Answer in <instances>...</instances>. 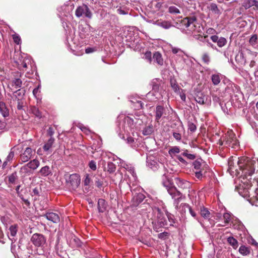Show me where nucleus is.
<instances>
[{
    "label": "nucleus",
    "mask_w": 258,
    "mask_h": 258,
    "mask_svg": "<svg viewBox=\"0 0 258 258\" xmlns=\"http://www.w3.org/2000/svg\"><path fill=\"white\" fill-rule=\"evenodd\" d=\"M235 190L237 191L240 195L244 197L247 196L248 190L245 188H244L243 185H239L238 186H236L235 188Z\"/></svg>",
    "instance_id": "4be33fe9"
},
{
    "label": "nucleus",
    "mask_w": 258,
    "mask_h": 258,
    "mask_svg": "<svg viewBox=\"0 0 258 258\" xmlns=\"http://www.w3.org/2000/svg\"><path fill=\"white\" fill-rule=\"evenodd\" d=\"M255 3V0H244L243 6L247 9L253 6Z\"/></svg>",
    "instance_id": "c9c22d12"
},
{
    "label": "nucleus",
    "mask_w": 258,
    "mask_h": 258,
    "mask_svg": "<svg viewBox=\"0 0 258 258\" xmlns=\"http://www.w3.org/2000/svg\"><path fill=\"white\" fill-rule=\"evenodd\" d=\"M153 127L152 124L146 126L143 131L144 135L147 136L151 135L153 132Z\"/></svg>",
    "instance_id": "72a5a7b5"
},
{
    "label": "nucleus",
    "mask_w": 258,
    "mask_h": 258,
    "mask_svg": "<svg viewBox=\"0 0 258 258\" xmlns=\"http://www.w3.org/2000/svg\"><path fill=\"white\" fill-rule=\"evenodd\" d=\"M168 234L167 232H162L159 234L158 237L161 239L164 238L165 236H167Z\"/></svg>",
    "instance_id": "338daca9"
},
{
    "label": "nucleus",
    "mask_w": 258,
    "mask_h": 258,
    "mask_svg": "<svg viewBox=\"0 0 258 258\" xmlns=\"http://www.w3.org/2000/svg\"><path fill=\"white\" fill-rule=\"evenodd\" d=\"M9 100V103L11 108L16 107L18 110H24L25 99L11 98Z\"/></svg>",
    "instance_id": "9b49d317"
},
{
    "label": "nucleus",
    "mask_w": 258,
    "mask_h": 258,
    "mask_svg": "<svg viewBox=\"0 0 258 258\" xmlns=\"http://www.w3.org/2000/svg\"><path fill=\"white\" fill-rule=\"evenodd\" d=\"M31 240L35 246L41 247L45 244L46 239L42 234L35 233L32 235Z\"/></svg>",
    "instance_id": "9d476101"
},
{
    "label": "nucleus",
    "mask_w": 258,
    "mask_h": 258,
    "mask_svg": "<svg viewBox=\"0 0 258 258\" xmlns=\"http://www.w3.org/2000/svg\"><path fill=\"white\" fill-rule=\"evenodd\" d=\"M163 185L166 187L168 192L172 197V199H174L175 201L177 202L181 200L182 194L174 186H172L169 180L167 182H164Z\"/></svg>",
    "instance_id": "20e7f679"
},
{
    "label": "nucleus",
    "mask_w": 258,
    "mask_h": 258,
    "mask_svg": "<svg viewBox=\"0 0 258 258\" xmlns=\"http://www.w3.org/2000/svg\"><path fill=\"white\" fill-rule=\"evenodd\" d=\"M225 145L235 148L238 146V141L235 134L232 131H228L224 137Z\"/></svg>",
    "instance_id": "39448f33"
},
{
    "label": "nucleus",
    "mask_w": 258,
    "mask_h": 258,
    "mask_svg": "<svg viewBox=\"0 0 258 258\" xmlns=\"http://www.w3.org/2000/svg\"><path fill=\"white\" fill-rule=\"evenodd\" d=\"M257 39V35L256 34L253 35L249 39V43L252 45H254L256 43Z\"/></svg>",
    "instance_id": "5fc2aeb1"
},
{
    "label": "nucleus",
    "mask_w": 258,
    "mask_h": 258,
    "mask_svg": "<svg viewBox=\"0 0 258 258\" xmlns=\"http://www.w3.org/2000/svg\"><path fill=\"white\" fill-rule=\"evenodd\" d=\"M177 158L181 163H182L184 165L187 164V162L181 156H177Z\"/></svg>",
    "instance_id": "0e129e2a"
},
{
    "label": "nucleus",
    "mask_w": 258,
    "mask_h": 258,
    "mask_svg": "<svg viewBox=\"0 0 258 258\" xmlns=\"http://www.w3.org/2000/svg\"><path fill=\"white\" fill-rule=\"evenodd\" d=\"M227 242L234 249H236L238 246L237 240L232 236L229 237L227 238Z\"/></svg>",
    "instance_id": "c756f323"
},
{
    "label": "nucleus",
    "mask_w": 258,
    "mask_h": 258,
    "mask_svg": "<svg viewBox=\"0 0 258 258\" xmlns=\"http://www.w3.org/2000/svg\"><path fill=\"white\" fill-rule=\"evenodd\" d=\"M195 176L197 178H198L199 179H201L202 177V176H203L202 171L199 170V171H195Z\"/></svg>",
    "instance_id": "680f3d73"
},
{
    "label": "nucleus",
    "mask_w": 258,
    "mask_h": 258,
    "mask_svg": "<svg viewBox=\"0 0 258 258\" xmlns=\"http://www.w3.org/2000/svg\"><path fill=\"white\" fill-rule=\"evenodd\" d=\"M169 154H176V153H178L180 152V149L178 147H177V146H175V147H173L172 148H171L169 150Z\"/></svg>",
    "instance_id": "de8ad7c7"
},
{
    "label": "nucleus",
    "mask_w": 258,
    "mask_h": 258,
    "mask_svg": "<svg viewBox=\"0 0 258 258\" xmlns=\"http://www.w3.org/2000/svg\"><path fill=\"white\" fill-rule=\"evenodd\" d=\"M202 60L206 64H208L210 62V57L207 53H204L202 55Z\"/></svg>",
    "instance_id": "603ef678"
},
{
    "label": "nucleus",
    "mask_w": 258,
    "mask_h": 258,
    "mask_svg": "<svg viewBox=\"0 0 258 258\" xmlns=\"http://www.w3.org/2000/svg\"><path fill=\"white\" fill-rule=\"evenodd\" d=\"M80 176L77 173L71 174L69 178L67 179L68 184L73 190L78 188L80 184Z\"/></svg>",
    "instance_id": "6e6552de"
},
{
    "label": "nucleus",
    "mask_w": 258,
    "mask_h": 258,
    "mask_svg": "<svg viewBox=\"0 0 258 258\" xmlns=\"http://www.w3.org/2000/svg\"><path fill=\"white\" fill-rule=\"evenodd\" d=\"M182 207L184 208V209H188L190 215L195 219H198V217L196 212L194 211V209L191 208V207L188 204L184 203L183 204Z\"/></svg>",
    "instance_id": "473e14b6"
},
{
    "label": "nucleus",
    "mask_w": 258,
    "mask_h": 258,
    "mask_svg": "<svg viewBox=\"0 0 258 258\" xmlns=\"http://www.w3.org/2000/svg\"><path fill=\"white\" fill-rule=\"evenodd\" d=\"M181 24L191 32H201V29L195 16L186 17L181 21Z\"/></svg>",
    "instance_id": "f03ea898"
},
{
    "label": "nucleus",
    "mask_w": 258,
    "mask_h": 258,
    "mask_svg": "<svg viewBox=\"0 0 258 258\" xmlns=\"http://www.w3.org/2000/svg\"><path fill=\"white\" fill-rule=\"evenodd\" d=\"M205 95L202 92H198L195 97L196 102L200 104H205Z\"/></svg>",
    "instance_id": "cd10ccee"
},
{
    "label": "nucleus",
    "mask_w": 258,
    "mask_h": 258,
    "mask_svg": "<svg viewBox=\"0 0 258 258\" xmlns=\"http://www.w3.org/2000/svg\"><path fill=\"white\" fill-rule=\"evenodd\" d=\"M15 63L20 70L25 71L31 64L30 59L26 57L19 56L18 58L15 60Z\"/></svg>",
    "instance_id": "1a4fd4ad"
},
{
    "label": "nucleus",
    "mask_w": 258,
    "mask_h": 258,
    "mask_svg": "<svg viewBox=\"0 0 258 258\" xmlns=\"http://www.w3.org/2000/svg\"><path fill=\"white\" fill-rule=\"evenodd\" d=\"M16 75L15 76L17 77H21V74L19 72H17L15 73ZM13 84L15 86L16 88H21L22 85V82L21 80L19 78H15L12 81Z\"/></svg>",
    "instance_id": "5701e85b"
},
{
    "label": "nucleus",
    "mask_w": 258,
    "mask_h": 258,
    "mask_svg": "<svg viewBox=\"0 0 258 258\" xmlns=\"http://www.w3.org/2000/svg\"><path fill=\"white\" fill-rule=\"evenodd\" d=\"M7 124L5 119L3 120L0 119V130H5L6 128Z\"/></svg>",
    "instance_id": "13d9d810"
},
{
    "label": "nucleus",
    "mask_w": 258,
    "mask_h": 258,
    "mask_svg": "<svg viewBox=\"0 0 258 258\" xmlns=\"http://www.w3.org/2000/svg\"><path fill=\"white\" fill-rule=\"evenodd\" d=\"M88 166L89 168L93 171H95L97 169L96 163L94 160L90 161Z\"/></svg>",
    "instance_id": "09e8293b"
},
{
    "label": "nucleus",
    "mask_w": 258,
    "mask_h": 258,
    "mask_svg": "<svg viewBox=\"0 0 258 258\" xmlns=\"http://www.w3.org/2000/svg\"><path fill=\"white\" fill-rule=\"evenodd\" d=\"M153 58L154 60L156 61L158 64L162 66L163 64V59L162 54L158 51L154 53Z\"/></svg>",
    "instance_id": "393cba45"
},
{
    "label": "nucleus",
    "mask_w": 258,
    "mask_h": 258,
    "mask_svg": "<svg viewBox=\"0 0 258 258\" xmlns=\"http://www.w3.org/2000/svg\"><path fill=\"white\" fill-rule=\"evenodd\" d=\"M91 179L89 176V174H86L84 176V180L83 181L84 184L85 186H88L90 184Z\"/></svg>",
    "instance_id": "37998d69"
},
{
    "label": "nucleus",
    "mask_w": 258,
    "mask_h": 258,
    "mask_svg": "<svg viewBox=\"0 0 258 258\" xmlns=\"http://www.w3.org/2000/svg\"><path fill=\"white\" fill-rule=\"evenodd\" d=\"M30 111L38 118H41L43 116L42 112L35 106H30Z\"/></svg>",
    "instance_id": "a878e982"
},
{
    "label": "nucleus",
    "mask_w": 258,
    "mask_h": 258,
    "mask_svg": "<svg viewBox=\"0 0 258 258\" xmlns=\"http://www.w3.org/2000/svg\"><path fill=\"white\" fill-rule=\"evenodd\" d=\"M171 85L172 88L173 89V90L175 91H177V90H179V87L178 86V85L176 84L175 82L173 83V82H171Z\"/></svg>",
    "instance_id": "e2e57ef3"
},
{
    "label": "nucleus",
    "mask_w": 258,
    "mask_h": 258,
    "mask_svg": "<svg viewBox=\"0 0 258 258\" xmlns=\"http://www.w3.org/2000/svg\"><path fill=\"white\" fill-rule=\"evenodd\" d=\"M43 216L53 223H57L60 221L59 215L57 214L52 212H46L43 215Z\"/></svg>",
    "instance_id": "4468645a"
},
{
    "label": "nucleus",
    "mask_w": 258,
    "mask_h": 258,
    "mask_svg": "<svg viewBox=\"0 0 258 258\" xmlns=\"http://www.w3.org/2000/svg\"><path fill=\"white\" fill-rule=\"evenodd\" d=\"M173 136L177 141H180L181 139V134L179 133L174 132L173 133Z\"/></svg>",
    "instance_id": "052dcab7"
},
{
    "label": "nucleus",
    "mask_w": 258,
    "mask_h": 258,
    "mask_svg": "<svg viewBox=\"0 0 258 258\" xmlns=\"http://www.w3.org/2000/svg\"><path fill=\"white\" fill-rule=\"evenodd\" d=\"M34 154L32 148L27 147L24 151L20 155V159L22 162H26L28 161Z\"/></svg>",
    "instance_id": "ddd939ff"
},
{
    "label": "nucleus",
    "mask_w": 258,
    "mask_h": 258,
    "mask_svg": "<svg viewBox=\"0 0 258 258\" xmlns=\"http://www.w3.org/2000/svg\"><path fill=\"white\" fill-rule=\"evenodd\" d=\"M0 113L4 118L9 115V110L7 107L5 103L3 101L0 102Z\"/></svg>",
    "instance_id": "6ab92c4d"
},
{
    "label": "nucleus",
    "mask_w": 258,
    "mask_h": 258,
    "mask_svg": "<svg viewBox=\"0 0 258 258\" xmlns=\"http://www.w3.org/2000/svg\"><path fill=\"white\" fill-rule=\"evenodd\" d=\"M25 94V90L24 89H18L15 91L12 95L9 94L12 99H25L24 96Z\"/></svg>",
    "instance_id": "f3484780"
},
{
    "label": "nucleus",
    "mask_w": 258,
    "mask_h": 258,
    "mask_svg": "<svg viewBox=\"0 0 258 258\" xmlns=\"http://www.w3.org/2000/svg\"><path fill=\"white\" fill-rule=\"evenodd\" d=\"M200 214L202 217L205 219H209L210 217V212L208 209L205 207H202L201 208Z\"/></svg>",
    "instance_id": "7c9ffc66"
},
{
    "label": "nucleus",
    "mask_w": 258,
    "mask_h": 258,
    "mask_svg": "<svg viewBox=\"0 0 258 258\" xmlns=\"http://www.w3.org/2000/svg\"><path fill=\"white\" fill-rule=\"evenodd\" d=\"M168 12L171 14H180V10L175 6H170L168 8Z\"/></svg>",
    "instance_id": "58836bf2"
},
{
    "label": "nucleus",
    "mask_w": 258,
    "mask_h": 258,
    "mask_svg": "<svg viewBox=\"0 0 258 258\" xmlns=\"http://www.w3.org/2000/svg\"><path fill=\"white\" fill-rule=\"evenodd\" d=\"M145 198V196L141 193L137 194L135 197L136 201L138 203H141L144 200Z\"/></svg>",
    "instance_id": "a18cd8bd"
},
{
    "label": "nucleus",
    "mask_w": 258,
    "mask_h": 258,
    "mask_svg": "<svg viewBox=\"0 0 258 258\" xmlns=\"http://www.w3.org/2000/svg\"><path fill=\"white\" fill-rule=\"evenodd\" d=\"M20 173L21 174H24L25 175L26 174H30V173H31V170L29 169V167L27 166L26 164V165H25L20 168Z\"/></svg>",
    "instance_id": "e433bc0d"
},
{
    "label": "nucleus",
    "mask_w": 258,
    "mask_h": 258,
    "mask_svg": "<svg viewBox=\"0 0 258 258\" xmlns=\"http://www.w3.org/2000/svg\"><path fill=\"white\" fill-rule=\"evenodd\" d=\"M19 197L22 200V201L24 202V203H25V204L26 205H27V206H30V203L29 201L28 200H27V199H25L23 197L22 195V196H19Z\"/></svg>",
    "instance_id": "69168bd1"
},
{
    "label": "nucleus",
    "mask_w": 258,
    "mask_h": 258,
    "mask_svg": "<svg viewBox=\"0 0 258 258\" xmlns=\"http://www.w3.org/2000/svg\"><path fill=\"white\" fill-rule=\"evenodd\" d=\"M9 183L16 184L18 181V176L16 172L12 173L8 177Z\"/></svg>",
    "instance_id": "bb28decb"
},
{
    "label": "nucleus",
    "mask_w": 258,
    "mask_h": 258,
    "mask_svg": "<svg viewBox=\"0 0 258 258\" xmlns=\"http://www.w3.org/2000/svg\"><path fill=\"white\" fill-rule=\"evenodd\" d=\"M165 109L161 105H157L156 107L155 112V121L157 122H159V120L165 113Z\"/></svg>",
    "instance_id": "2eb2a0df"
},
{
    "label": "nucleus",
    "mask_w": 258,
    "mask_h": 258,
    "mask_svg": "<svg viewBox=\"0 0 258 258\" xmlns=\"http://www.w3.org/2000/svg\"><path fill=\"white\" fill-rule=\"evenodd\" d=\"M211 80L213 84L214 85H218L221 79L220 78V76L218 74H214L212 76Z\"/></svg>",
    "instance_id": "4c0bfd02"
},
{
    "label": "nucleus",
    "mask_w": 258,
    "mask_h": 258,
    "mask_svg": "<svg viewBox=\"0 0 258 258\" xmlns=\"http://www.w3.org/2000/svg\"><path fill=\"white\" fill-rule=\"evenodd\" d=\"M54 141V138L50 137L44 142V145L42 146V150L46 155H49L52 152Z\"/></svg>",
    "instance_id": "f8f14e48"
},
{
    "label": "nucleus",
    "mask_w": 258,
    "mask_h": 258,
    "mask_svg": "<svg viewBox=\"0 0 258 258\" xmlns=\"http://www.w3.org/2000/svg\"><path fill=\"white\" fill-rule=\"evenodd\" d=\"M9 230L10 231L11 235L13 237H14L17 232L18 230V226L17 225H13L10 226L9 228Z\"/></svg>",
    "instance_id": "ea45409f"
},
{
    "label": "nucleus",
    "mask_w": 258,
    "mask_h": 258,
    "mask_svg": "<svg viewBox=\"0 0 258 258\" xmlns=\"http://www.w3.org/2000/svg\"><path fill=\"white\" fill-rule=\"evenodd\" d=\"M145 58L149 61L150 63L152 61V53L151 51H147L145 52Z\"/></svg>",
    "instance_id": "864d4df0"
},
{
    "label": "nucleus",
    "mask_w": 258,
    "mask_h": 258,
    "mask_svg": "<svg viewBox=\"0 0 258 258\" xmlns=\"http://www.w3.org/2000/svg\"><path fill=\"white\" fill-rule=\"evenodd\" d=\"M188 130L190 133H194L197 130V126L196 124L191 121L188 122Z\"/></svg>",
    "instance_id": "a19ab883"
},
{
    "label": "nucleus",
    "mask_w": 258,
    "mask_h": 258,
    "mask_svg": "<svg viewBox=\"0 0 258 258\" xmlns=\"http://www.w3.org/2000/svg\"><path fill=\"white\" fill-rule=\"evenodd\" d=\"M210 10L211 11L215 12V13H218L219 12L217 5L215 3L211 4L210 6Z\"/></svg>",
    "instance_id": "49530a36"
},
{
    "label": "nucleus",
    "mask_w": 258,
    "mask_h": 258,
    "mask_svg": "<svg viewBox=\"0 0 258 258\" xmlns=\"http://www.w3.org/2000/svg\"><path fill=\"white\" fill-rule=\"evenodd\" d=\"M95 182L96 185L100 188L103 185V179H100L97 177H95Z\"/></svg>",
    "instance_id": "8fccbe9b"
},
{
    "label": "nucleus",
    "mask_w": 258,
    "mask_h": 258,
    "mask_svg": "<svg viewBox=\"0 0 258 258\" xmlns=\"http://www.w3.org/2000/svg\"><path fill=\"white\" fill-rule=\"evenodd\" d=\"M231 215L228 213H225L223 214V219L224 221L225 225L229 224L231 221Z\"/></svg>",
    "instance_id": "79ce46f5"
},
{
    "label": "nucleus",
    "mask_w": 258,
    "mask_h": 258,
    "mask_svg": "<svg viewBox=\"0 0 258 258\" xmlns=\"http://www.w3.org/2000/svg\"><path fill=\"white\" fill-rule=\"evenodd\" d=\"M175 181L178 186L182 189L188 188L189 186V182L179 178H175Z\"/></svg>",
    "instance_id": "a211bd4d"
},
{
    "label": "nucleus",
    "mask_w": 258,
    "mask_h": 258,
    "mask_svg": "<svg viewBox=\"0 0 258 258\" xmlns=\"http://www.w3.org/2000/svg\"><path fill=\"white\" fill-rule=\"evenodd\" d=\"M254 54L253 57L251 59H249L250 61L249 67L250 68H253L255 66V60H256L257 55L255 52H253Z\"/></svg>",
    "instance_id": "c03bdc74"
},
{
    "label": "nucleus",
    "mask_w": 258,
    "mask_h": 258,
    "mask_svg": "<svg viewBox=\"0 0 258 258\" xmlns=\"http://www.w3.org/2000/svg\"><path fill=\"white\" fill-rule=\"evenodd\" d=\"M107 203L102 199H99L98 201V209L99 212L103 213L107 208Z\"/></svg>",
    "instance_id": "aec40b11"
},
{
    "label": "nucleus",
    "mask_w": 258,
    "mask_h": 258,
    "mask_svg": "<svg viewBox=\"0 0 258 258\" xmlns=\"http://www.w3.org/2000/svg\"><path fill=\"white\" fill-rule=\"evenodd\" d=\"M255 161L248 157H242L238 158L237 162L238 167L239 171H241V176L243 178H247L251 177L254 173Z\"/></svg>",
    "instance_id": "f257e3e1"
},
{
    "label": "nucleus",
    "mask_w": 258,
    "mask_h": 258,
    "mask_svg": "<svg viewBox=\"0 0 258 258\" xmlns=\"http://www.w3.org/2000/svg\"><path fill=\"white\" fill-rule=\"evenodd\" d=\"M116 170V165L112 162H108L107 163V171L109 173H113Z\"/></svg>",
    "instance_id": "f704fd0d"
},
{
    "label": "nucleus",
    "mask_w": 258,
    "mask_h": 258,
    "mask_svg": "<svg viewBox=\"0 0 258 258\" xmlns=\"http://www.w3.org/2000/svg\"><path fill=\"white\" fill-rule=\"evenodd\" d=\"M211 39L213 42H217V45L219 47H223L227 43V40L224 37H219L217 35H212L211 36Z\"/></svg>",
    "instance_id": "dca6fc26"
},
{
    "label": "nucleus",
    "mask_w": 258,
    "mask_h": 258,
    "mask_svg": "<svg viewBox=\"0 0 258 258\" xmlns=\"http://www.w3.org/2000/svg\"><path fill=\"white\" fill-rule=\"evenodd\" d=\"M40 165V162L37 159L31 160L27 164V166L29 167L30 170H36Z\"/></svg>",
    "instance_id": "b1692460"
},
{
    "label": "nucleus",
    "mask_w": 258,
    "mask_h": 258,
    "mask_svg": "<svg viewBox=\"0 0 258 258\" xmlns=\"http://www.w3.org/2000/svg\"><path fill=\"white\" fill-rule=\"evenodd\" d=\"M157 25L162 27L164 29H167L170 28L172 25L171 22L167 21H162L157 22Z\"/></svg>",
    "instance_id": "c85d7f7f"
},
{
    "label": "nucleus",
    "mask_w": 258,
    "mask_h": 258,
    "mask_svg": "<svg viewBox=\"0 0 258 258\" xmlns=\"http://www.w3.org/2000/svg\"><path fill=\"white\" fill-rule=\"evenodd\" d=\"M239 252L243 255H247L250 252V248L244 245H241L239 248Z\"/></svg>",
    "instance_id": "2f4dec72"
},
{
    "label": "nucleus",
    "mask_w": 258,
    "mask_h": 258,
    "mask_svg": "<svg viewBox=\"0 0 258 258\" xmlns=\"http://www.w3.org/2000/svg\"><path fill=\"white\" fill-rule=\"evenodd\" d=\"M254 54L253 52L246 50V51H239L235 56V61L241 66H244L245 63L251 59Z\"/></svg>",
    "instance_id": "7ed1b4c3"
},
{
    "label": "nucleus",
    "mask_w": 258,
    "mask_h": 258,
    "mask_svg": "<svg viewBox=\"0 0 258 258\" xmlns=\"http://www.w3.org/2000/svg\"><path fill=\"white\" fill-rule=\"evenodd\" d=\"M75 15L78 18L85 16L89 19H91L92 17V13L90 9L85 4H83L77 8L75 11Z\"/></svg>",
    "instance_id": "0eeeda50"
},
{
    "label": "nucleus",
    "mask_w": 258,
    "mask_h": 258,
    "mask_svg": "<svg viewBox=\"0 0 258 258\" xmlns=\"http://www.w3.org/2000/svg\"><path fill=\"white\" fill-rule=\"evenodd\" d=\"M186 157L189 160H194L196 158V156L194 154L188 153Z\"/></svg>",
    "instance_id": "774afa93"
},
{
    "label": "nucleus",
    "mask_w": 258,
    "mask_h": 258,
    "mask_svg": "<svg viewBox=\"0 0 258 258\" xmlns=\"http://www.w3.org/2000/svg\"><path fill=\"white\" fill-rule=\"evenodd\" d=\"M238 160H237V158L236 157H231L229 158L228 161V171L231 175H238L240 174V171H239V169L237 167H238L237 162Z\"/></svg>",
    "instance_id": "423d86ee"
},
{
    "label": "nucleus",
    "mask_w": 258,
    "mask_h": 258,
    "mask_svg": "<svg viewBox=\"0 0 258 258\" xmlns=\"http://www.w3.org/2000/svg\"><path fill=\"white\" fill-rule=\"evenodd\" d=\"M12 36L14 42L17 44H19L21 41L20 37L17 34H14Z\"/></svg>",
    "instance_id": "3c124183"
},
{
    "label": "nucleus",
    "mask_w": 258,
    "mask_h": 258,
    "mask_svg": "<svg viewBox=\"0 0 258 258\" xmlns=\"http://www.w3.org/2000/svg\"><path fill=\"white\" fill-rule=\"evenodd\" d=\"M38 173L44 177L47 176L52 174L50 167L47 165L42 167L39 171Z\"/></svg>",
    "instance_id": "412c9836"
},
{
    "label": "nucleus",
    "mask_w": 258,
    "mask_h": 258,
    "mask_svg": "<svg viewBox=\"0 0 258 258\" xmlns=\"http://www.w3.org/2000/svg\"><path fill=\"white\" fill-rule=\"evenodd\" d=\"M193 166H194L195 169L197 170V171H198V170H199L200 169L201 166V164L199 161H195L193 163Z\"/></svg>",
    "instance_id": "bf43d9fd"
},
{
    "label": "nucleus",
    "mask_w": 258,
    "mask_h": 258,
    "mask_svg": "<svg viewBox=\"0 0 258 258\" xmlns=\"http://www.w3.org/2000/svg\"><path fill=\"white\" fill-rule=\"evenodd\" d=\"M14 156H15V153L13 151H12V149H11V151L9 153V155H8V156L6 158V160H7V161L11 162L12 161Z\"/></svg>",
    "instance_id": "6e6d98bb"
},
{
    "label": "nucleus",
    "mask_w": 258,
    "mask_h": 258,
    "mask_svg": "<svg viewBox=\"0 0 258 258\" xmlns=\"http://www.w3.org/2000/svg\"><path fill=\"white\" fill-rule=\"evenodd\" d=\"M152 89L155 92H158L159 90L160 86L158 84L156 83L155 81L152 82Z\"/></svg>",
    "instance_id": "4d7b16f0"
}]
</instances>
